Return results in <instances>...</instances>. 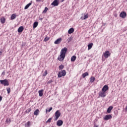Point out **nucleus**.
Segmentation results:
<instances>
[{"label": "nucleus", "instance_id": "nucleus-1", "mask_svg": "<svg viewBox=\"0 0 127 127\" xmlns=\"http://www.w3.org/2000/svg\"><path fill=\"white\" fill-rule=\"evenodd\" d=\"M67 50L68 49L66 47L62 49L60 56L58 58V60L59 61H63L64 60L65 56H66V53H67Z\"/></svg>", "mask_w": 127, "mask_h": 127}, {"label": "nucleus", "instance_id": "nucleus-2", "mask_svg": "<svg viewBox=\"0 0 127 127\" xmlns=\"http://www.w3.org/2000/svg\"><path fill=\"white\" fill-rule=\"evenodd\" d=\"M66 70H63L59 72L58 74L59 78H61V77H63L66 75Z\"/></svg>", "mask_w": 127, "mask_h": 127}, {"label": "nucleus", "instance_id": "nucleus-3", "mask_svg": "<svg viewBox=\"0 0 127 127\" xmlns=\"http://www.w3.org/2000/svg\"><path fill=\"white\" fill-rule=\"evenodd\" d=\"M60 116H61V113L59 112V110L57 111L55 113V121H57V120L59 119Z\"/></svg>", "mask_w": 127, "mask_h": 127}, {"label": "nucleus", "instance_id": "nucleus-4", "mask_svg": "<svg viewBox=\"0 0 127 127\" xmlns=\"http://www.w3.org/2000/svg\"><path fill=\"white\" fill-rule=\"evenodd\" d=\"M0 84H1L2 85H4V86H8V85H9V83H8V80H7V79L0 80Z\"/></svg>", "mask_w": 127, "mask_h": 127}, {"label": "nucleus", "instance_id": "nucleus-5", "mask_svg": "<svg viewBox=\"0 0 127 127\" xmlns=\"http://www.w3.org/2000/svg\"><path fill=\"white\" fill-rule=\"evenodd\" d=\"M99 96L100 97H101L102 98H105L106 97V92L105 91H100L99 93Z\"/></svg>", "mask_w": 127, "mask_h": 127}, {"label": "nucleus", "instance_id": "nucleus-6", "mask_svg": "<svg viewBox=\"0 0 127 127\" xmlns=\"http://www.w3.org/2000/svg\"><path fill=\"white\" fill-rule=\"evenodd\" d=\"M52 5H54V6H57L58 4H59V2L58 1V0H55L52 3Z\"/></svg>", "mask_w": 127, "mask_h": 127}, {"label": "nucleus", "instance_id": "nucleus-7", "mask_svg": "<svg viewBox=\"0 0 127 127\" xmlns=\"http://www.w3.org/2000/svg\"><path fill=\"white\" fill-rule=\"evenodd\" d=\"M111 55V53L109 51H106L104 54V56L105 58H108Z\"/></svg>", "mask_w": 127, "mask_h": 127}, {"label": "nucleus", "instance_id": "nucleus-8", "mask_svg": "<svg viewBox=\"0 0 127 127\" xmlns=\"http://www.w3.org/2000/svg\"><path fill=\"white\" fill-rule=\"evenodd\" d=\"M61 41H62V38H60L57 39L55 41L54 43H55V44H60V43H61Z\"/></svg>", "mask_w": 127, "mask_h": 127}, {"label": "nucleus", "instance_id": "nucleus-9", "mask_svg": "<svg viewBox=\"0 0 127 127\" xmlns=\"http://www.w3.org/2000/svg\"><path fill=\"white\" fill-rule=\"evenodd\" d=\"M111 119H112V115H106L104 117L105 121H108V120Z\"/></svg>", "mask_w": 127, "mask_h": 127}, {"label": "nucleus", "instance_id": "nucleus-10", "mask_svg": "<svg viewBox=\"0 0 127 127\" xmlns=\"http://www.w3.org/2000/svg\"><path fill=\"white\" fill-rule=\"evenodd\" d=\"M127 16V13L125 12H122L120 13V17L122 18H125Z\"/></svg>", "mask_w": 127, "mask_h": 127}, {"label": "nucleus", "instance_id": "nucleus-11", "mask_svg": "<svg viewBox=\"0 0 127 127\" xmlns=\"http://www.w3.org/2000/svg\"><path fill=\"white\" fill-rule=\"evenodd\" d=\"M57 125L58 127H61L63 125V121L62 120H58Z\"/></svg>", "mask_w": 127, "mask_h": 127}, {"label": "nucleus", "instance_id": "nucleus-12", "mask_svg": "<svg viewBox=\"0 0 127 127\" xmlns=\"http://www.w3.org/2000/svg\"><path fill=\"white\" fill-rule=\"evenodd\" d=\"M84 17H83V16L81 17L80 19H81L82 20H85V19H87V18H88L89 15L88 14H84Z\"/></svg>", "mask_w": 127, "mask_h": 127}, {"label": "nucleus", "instance_id": "nucleus-13", "mask_svg": "<svg viewBox=\"0 0 127 127\" xmlns=\"http://www.w3.org/2000/svg\"><path fill=\"white\" fill-rule=\"evenodd\" d=\"M108 89H109V87L108 86V85H105L102 88V91L106 92H107V91H108Z\"/></svg>", "mask_w": 127, "mask_h": 127}, {"label": "nucleus", "instance_id": "nucleus-14", "mask_svg": "<svg viewBox=\"0 0 127 127\" xmlns=\"http://www.w3.org/2000/svg\"><path fill=\"white\" fill-rule=\"evenodd\" d=\"M74 32V28H71L68 31V34H71Z\"/></svg>", "mask_w": 127, "mask_h": 127}, {"label": "nucleus", "instance_id": "nucleus-15", "mask_svg": "<svg viewBox=\"0 0 127 127\" xmlns=\"http://www.w3.org/2000/svg\"><path fill=\"white\" fill-rule=\"evenodd\" d=\"M0 20L1 23H2V24H3V23H5V18H4V17L0 18Z\"/></svg>", "mask_w": 127, "mask_h": 127}, {"label": "nucleus", "instance_id": "nucleus-16", "mask_svg": "<svg viewBox=\"0 0 127 127\" xmlns=\"http://www.w3.org/2000/svg\"><path fill=\"white\" fill-rule=\"evenodd\" d=\"M113 109V106H110L109 107L108 109H107V113H108V114H110V113H111V111H112Z\"/></svg>", "mask_w": 127, "mask_h": 127}, {"label": "nucleus", "instance_id": "nucleus-17", "mask_svg": "<svg viewBox=\"0 0 127 127\" xmlns=\"http://www.w3.org/2000/svg\"><path fill=\"white\" fill-rule=\"evenodd\" d=\"M39 95L40 97H42L43 96V90H41L39 91Z\"/></svg>", "mask_w": 127, "mask_h": 127}, {"label": "nucleus", "instance_id": "nucleus-18", "mask_svg": "<svg viewBox=\"0 0 127 127\" xmlns=\"http://www.w3.org/2000/svg\"><path fill=\"white\" fill-rule=\"evenodd\" d=\"M76 58H77V57L75 56H73L71 58V62H74L75 60H76Z\"/></svg>", "mask_w": 127, "mask_h": 127}, {"label": "nucleus", "instance_id": "nucleus-19", "mask_svg": "<svg viewBox=\"0 0 127 127\" xmlns=\"http://www.w3.org/2000/svg\"><path fill=\"white\" fill-rule=\"evenodd\" d=\"M22 31H23V27L22 26H21L18 29V32L20 33Z\"/></svg>", "mask_w": 127, "mask_h": 127}, {"label": "nucleus", "instance_id": "nucleus-20", "mask_svg": "<svg viewBox=\"0 0 127 127\" xmlns=\"http://www.w3.org/2000/svg\"><path fill=\"white\" fill-rule=\"evenodd\" d=\"M39 113V110L37 109L34 112V115L35 116H38V114Z\"/></svg>", "mask_w": 127, "mask_h": 127}, {"label": "nucleus", "instance_id": "nucleus-21", "mask_svg": "<svg viewBox=\"0 0 127 127\" xmlns=\"http://www.w3.org/2000/svg\"><path fill=\"white\" fill-rule=\"evenodd\" d=\"M38 25V22H35L33 24V28H35L37 27Z\"/></svg>", "mask_w": 127, "mask_h": 127}, {"label": "nucleus", "instance_id": "nucleus-22", "mask_svg": "<svg viewBox=\"0 0 127 127\" xmlns=\"http://www.w3.org/2000/svg\"><path fill=\"white\" fill-rule=\"evenodd\" d=\"M72 40H73V38L72 37H70L67 39V41L68 43L71 42V41H72Z\"/></svg>", "mask_w": 127, "mask_h": 127}, {"label": "nucleus", "instance_id": "nucleus-23", "mask_svg": "<svg viewBox=\"0 0 127 127\" xmlns=\"http://www.w3.org/2000/svg\"><path fill=\"white\" fill-rule=\"evenodd\" d=\"M92 47H93V43H90L89 45H88V50H90V49H91V48H92Z\"/></svg>", "mask_w": 127, "mask_h": 127}, {"label": "nucleus", "instance_id": "nucleus-24", "mask_svg": "<svg viewBox=\"0 0 127 127\" xmlns=\"http://www.w3.org/2000/svg\"><path fill=\"white\" fill-rule=\"evenodd\" d=\"M95 77L94 76H91L90 78V82L91 83H93V82H94V81H95Z\"/></svg>", "mask_w": 127, "mask_h": 127}, {"label": "nucleus", "instance_id": "nucleus-25", "mask_svg": "<svg viewBox=\"0 0 127 127\" xmlns=\"http://www.w3.org/2000/svg\"><path fill=\"white\" fill-rule=\"evenodd\" d=\"M86 76H89V73L88 72H85L82 74L83 78H85Z\"/></svg>", "mask_w": 127, "mask_h": 127}, {"label": "nucleus", "instance_id": "nucleus-26", "mask_svg": "<svg viewBox=\"0 0 127 127\" xmlns=\"http://www.w3.org/2000/svg\"><path fill=\"white\" fill-rule=\"evenodd\" d=\"M31 4V3H29L28 4H27L25 6L24 9H27V8H28V7H29V6H30Z\"/></svg>", "mask_w": 127, "mask_h": 127}, {"label": "nucleus", "instance_id": "nucleus-27", "mask_svg": "<svg viewBox=\"0 0 127 127\" xmlns=\"http://www.w3.org/2000/svg\"><path fill=\"white\" fill-rule=\"evenodd\" d=\"M15 17H16V15L14 14H13L11 16V19H14L15 18Z\"/></svg>", "mask_w": 127, "mask_h": 127}, {"label": "nucleus", "instance_id": "nucleus-28", "mask_svg": "<svg viewBox=\"0 0 127 127\" xmlns=\"http://www.w3.org/2000/svg\"><path fill=\"white\" fill-rule=\"evenodd\" d=\"M47 10H48V8H47V7H46L44 10L43 11V13H46V12H47Z\"/></svg>", "mask_w": 127, "mask_h": 127}, {"label": "nucleus", "instance_id": "nucleus-29", "mask_svg": "<svg viewBox=\"0 0 127 127\" xmlns=\"http://www.w3.org/2000/svg\"><path fill=\"white\" fill-rule=\"evenodd\" d=\"M64 68V65L61 64V65L59 66V70H62Z\"/></svg>", "mask_w": 127, "mask_h": 127}, {"label": "nucleus", "instance_id": "nucleus-30", "mask_svg": "<svg viewBox=\"0 0 127 127\" xmlns=\"http://www.w3.org/2000/svg\"><path fill=\"white\" fill-rule=\"evenodd\" d=\"M47 74H48L47 70H45L43 74V76H44V77H45V76H46V75H47Z\"/></svg>", "mask_w": 127, "mask_h": 127}, {"label": "nucleus", "instance_id": "nucleus-31", "mask_svg": "<svg viewBox=\"0 0 127 127\" xmlns=\"http://www.w3.org/2000/svg\"><path fill=\"white\" fill-rule=\"evenodd\" d=\"M26 127H30V122H28L26 124H25Z\"/></svg>", "mask_w": 127, "mask_h": 127}, {"label": "nucleus", "instance_id": "nucleus-32", "mask_svg": "<svg viewBox=\"0 0 127 127\" xmlns=\"http://www.w3.org/2000/svg\"><path fill=\"white\" fill-rule=\"evenodd\" d=\"M52 107H51L50 109L48 110L46 109V112L47 113V112H51V111H52Z\"/></svg>", "mask_w": 127, "mask_h": 127}, {"label": "nucleus", "instance_id": "nucleus-33", "mask_svg": "<svg viewBox=\"0 0 127 127\" xmlns=\"http://www.w3.org/2000/svg\"><path fill=\"white\" fill-rule=\"evenodd\" d=\"M49 40V37H46L44 40V41H45V42H46L47 41H48V40Z\"/></svg>", "mask_w": 127, "mask_h": 127}, {"label": "nucleus", "instance_id": "nucleus-34", "mask_svg": "<svg viewBox=\"0 0 127 127\" xmlns=\"http://www.w3.org/2000/svg\"><path fill=\"white\" fill-rule=\"evenodd\" d=\"M52 120V118H50L48 121H47L46 123L48 124V123H51V121Z\"/></svg>", "mask_w": 127, "mask_h": 127}, {"label": "nucleus", "instance_id": "nucleus-35", "mask_svg": "<svg viewBox=\"0 0 127 127\" xmlns=\"http://www.w3.org/2000/svg\"><path fill=\"white\" fill-rule=\"evenodd\" d=\"M7 91L8 94H9V93H10V88H7Z\"/></svg>", "mask_w": 127, "mask_h": 127}, {"label": "nucleus", "instance_id": "nucleus-36", "mask_svg": "<svg viewBox=\"0 0 127 127\" xmlns=\"http://www.w3.org/2000/svg\"><path fill=\"white\" fill-rule=\"evenodd\" d=\"M52 80H50L48 82V84H51V83L52 82Z\"/></svg>", "mask_w": 127, "mask_h": 127}, {"label": "nucleus", "instance_id": "nucleus-37", "mask_svg": "<svg viewBox=\"0 0 127 127\" xmlns=\"http://www.w3.org/2000/svg\"><path fill=\"white\" fill-rule=\"evenodd\" d=\"M30 111H31V110L30 109H28V110L26 111V112H27V113H29V112H30Z\"/></svg>", "mask_w": 127, "mask_h": 127}, {"label": "nucleus", "instance_id": "nucleus-38", "mask_svg": "<svg viewBox=\"0 0 127 127\" xmlns=\"http://www.w3.org/2000/svg\"><path fill=\"white\" fill-rule=\"evenodd\" d=\"M2 100V97L0 96V102Z\"/></svg>", "mask_w": 127, "mask_h": 127}, {"label": "nucleus", "instance_id": "nucleus-39", "mask_svg": "<svg viewBox=\"0 0 127 127\" xmlns=\"http://www.w3.org/2000/svg\"><path fill=\"white\" fill-rule=\"evenodd\" d=\"M2 54V50L0 51V55H1Z\"/></svg>", "mask_w": 127, "mask_h": 127}, {"label": "nucleus", "instance_id": "nucleus-40", "mask_svg": "<svg viewBox=\"0 0 127 127\" xmlns=\"http://www.w3.org/2000/svg\"><path fill=\"white\" fill-rule=\"evenodd\" d=\"M94 127H99V126L94 125Z\"/></svg>", "mask_w": 127, "mask_h": 127}, {"label": "nucleus", "instance_id": "nucleus-41", "mask_svg": "<svg viewBox=\"0 0 127 127\" xmlns=\"http://www.w3.org/2000/svg\"><path fill=\"white\" fill-rule=\"evenodd\" d=\"M125 110H126V111H127V106H126V108H125Z\"/></svg>", "mask_w": 127, "mask_h": 127}, {"label": "nucleus", "instance_id": "nucleus-42", "mask_svg": "<svg viewBox=\"0 0 127 127\" xmlns=\"http://www.w3.org/2000/svg\"><path fill=\"white\" fill-rule=\"evenodd\" d=\"M2 75H4V72H3L2 73Z\"/></svg>", "mask_w": 127, "mask_h": 127}, {"label": "nucleus", "instance_id": "nucleus-43", "mask_svg": "<svg viewBox=\"0 0 127 127\" xmlns=\"http://www.w3.org/2000/svg\"><path fill=\"white\" fill-rule=\"evenodd\" d=\"M36 1H40V0H36Z\"/></svg>", "mask_w": 127, "mask_h": 127}, {"label": "nucleus", "instance_id": "nucleus-44", "mask_svg": "<svg viewBox=\"0 0 127 127\" xmlns=\"http://www.w3.org/2000/svg\"><path fill=\"white\" fill-rule=\"evenodd\" d=\"M62 1H64V0H62Z\"/></svg>", "mask_w": 127, "mask_h": 127}]
</instances>
